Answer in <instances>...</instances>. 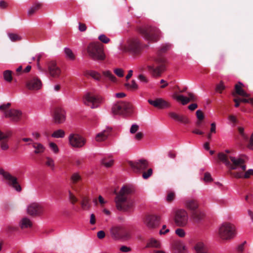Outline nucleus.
I'll return each mask as SVG.
<instances>
[{
  "label": "nucleus",
  "mask_w": 253,
  "mask_h": 253,
  "mask_svg": "<svg viewBox=\"0 0 253 253\" xmlns=\"http://www.w3.org/2000/svg\"><path fill=\"white\" fill-rule=\"evenodd\" d=\"M70 145L75 148H82L86 144V140L78 133H71L69 136Z\"/></svg>",
  "instance_id": "obj_10"
},
{
  "label": "nucleus",
  "mask_w": 253,
  "mask_h": 253,
  "mask_svg": "<svg viewBox=\"0 0 253 253\" xmlns=\"http://www.w3.org/2000/svg\"><path fill=\"white\" fill-rule=\"evenodd\" d=\"M81 198L80 204L82 209L84 211L89 210L91 207V204L89 197L85 195H82Z\"/></svg>",
  "instance_id": "obj_25"
},
{
  "label": "nucleus",
  "mask_w": 253,
  "mask_h": 253,
  "mask_svg": "<svg viewBox=\"0 0 253 253\" xmlns=\"http://www.w3.org/2000/svg\"><path fill=\"white\" fill-rule=\"evenodd\" d=\"M188 98L183 96V95H174L173 98L177 101H181L182 105H186L190 101H195L197 100V96L193 93L189 92L188 93Z\"/></svg>",
  "instance_id": "obj_22"
},
{
  "label": "nucleus",
  "mask_w": 253,
  "mask_h": 253,
  "mask_svg": "<svg viewBox=\"0 0 253 253\" xmlns=\"http://www.w3.org/2000/svg\"><path fill=\"white\" fill-rule=\"evenodd\" d=\"M143 223L149 229L157 228L160 224V216L154 214H147L143 218Z\"/></svg>",
  "instance_id": "obj_12"
},
{
  "label": "nucleus",
  "mask_w": 253,
  "mask_h": 253,
  "mask_svg": "<svg viewBox=\"0 0 253 253\" xmlns=\"http://www.w3.org/2000/svg\"><path fill=\"white\" fill-rule=\"evenodd\" d=\"M86 26L85 24L79 22V30L80 32H84L86 30Z\"/></svg>",
  "instance_id": "obj_61"
},
{
  "label": "nucleus",
  "mask_w": 253,
  "mask_h": 253,
  "mask_svg": "<svg viewBox=\"0 0 253 253\" xmlns=\"http://www.w3.org/2000/svg\"><path fill=\"white\" fill-rule=\"evenodd\" d=\"M170 47L169 44L163 45L158 50L157 56L154 58L153 64L148 65V70L153 77H160L165 70L167 60L162 54L168 51Z\"/></svg>",
  "instance_id": "obj_3"
},
{
  "label": "nucleus",
  "mask_w": 253,
  "mask_h": 253,
  "mask_svg": "<svg viewBox=\"0 0 253 253\" xmlns=\"http://www.w3.org/2000/svg\"><path fill=\"white\" fill-rule=\"evenodd\" d=\"M8 36L10 40L13 42L20 41L22 40L21 37L15 33H8Z\"/></svg>",
  "instance_id": "obj_42"
},
{
  "label": "nucleus",
  "mask_w": 253,
  "mask_h": 253,
  "mask_svg": "<svg viewBox=\"0 0 253 253\" xmlns=\"http://www.w3.org/2000/svg\"><path fill=\"white\" fill-rule=\"evenodd\" d=\"M103 75L113 82H116L117 78L110 71H105L102 72Z\"/></svg>",
  "instance_id": "obj_39"
},
{
  "label": "nucleus",
  "mask_w": 253,
  "mask_h": 253,
  "mask_svg": "<svg viewBox=\"0 0 253 253\" xmlns=\"http://www.w3.org/2000/svg\"><path fill=\"white\" fill-rule=\"evenodd\" d=\"M204 180L205 182H211L212 181V178L211 176V174L209 172H206L205 173Z\"/></svg>",
  "instance_id": "obj_54"
},
{
  "label": "nucleus",
  "mask_w": 253,
  "mask_h": 253,
  "mask_svg": "<svg viewBox=\"0 0 253 253\" xmlns=\"http://www.w3.org/2000/svg\"><path fill=\"white\" fill-rule=\"evenodd\" d=\"M112 111L114 115L126 117L132 114V105L129 102L119 101L113 106Z\"/></svg>",
  "instance_id": "obj_7"
},
{
  "label": "nucleus",
  "mask_w": 253,
  "mask_h": 253,
  "mask_svg": "<svg viewBox=\"0 0 253 253\" xmlns=\"http://www.w3.org/2000/svg\"><path fill=\"white\" fill-rule=\"evenodd\" d=\"M142 49L141 44L137 38H133L128 41L123 47L124 51L129 52L133 54H138Z\"/></svg>",
  "instance_id": "obj_9"
},
{
  "label": "nucleus",
  "mask_w": 253,
  "mask_h": 253,
  "mask_svg": "<svg viewBox=\"0 0 253 253\" xmlns=\"http://www.w3.org/2000/svg\"><path fill=\"white\" fill-rule=\"evenodd\" d=\"M127 164L135 171H144L147 168L149 165L148 162L144 159L140 160L135 163L129 161Z\"/></svg>",
  "instance_id": "obj_15"
},
{
  "label": "nucleus",
  "mask_w": 253,
  "mask_h": 253,
  "mask_svg": "<svg viewBox=\"0 0 253 253\" xmlns=\"http://www.w3.org/2000/svg\"><path fill=\"white\" fill-rule=\"evenodd\" d=\"M126 87L132 90H136L138 87L134 80H132L131 83H126L125 84Z\"/></svg>",
  "instance_id": "obj_44"
},
{
  "label": "nucleus",
  "mask_w": 253,
  "mask_h": 253,
  "mask_svg": "<svg viewBox=\"0 0 253 253\" xmlns=\"http://www.w3.org/2000/svg\"><path fill=\"white\" fill-rule=\"evenodd\" d=\"M175 198V193L173 192L168 193L167 196V201L168 202H171Z\"/></svg>",
  "instance_id": "obj_50"
},
{
  "label": "nucleus",
  "mask_w": 253,
  "mask_h": 253,
  "mask_svg": "<svg viewBox=\"0 0 253 253\" xmlns=\"http://www.w3.org/2000/svg\"><path fill=\"white\" fill-rule=\"evenodd\" d=\"M0 174L8 181V184L12 186L17 191H21V187L17 182V179L16 177L13 176L11 174L5 171L3 169L0 168Z\"/></svg>",
  "instance_id": "obj_14"
},
{
  "label": "nucleus",
  "mask_w": 253,
  "mask_h": 253,
  "mask_svg": "<svg viewBox=\"0 0 253 253\" xmlns=\"http://www.w3.org/2000/svg\"><path fill=\"white\" fill-rule=\"evenodd\" d=\"M22 115V113L20 110L14 109L5 111L4 112V116L6 118H9L12 121L15 122L21 120Z\"/></svg>",
  "instance_id": "obj_19"
},
{
  "label": "nucleus",
  "mask_w": 253,
  "mask_h": 253,
  "mask_svg": "<svg viewBox=\"0 0 253 253\" xmlns=\"http://www.w3.org/2000/svg\"><path fill=\"white\" fill-rule=\"evenodd\" d=\"M64 52L66 57L69 59L71 60H74L75 59V56L71 49L67 47L65 48Z\"/></svg>",
  "instance_id": "obj_38"
},
{
  "label": "nucleus",
  "mask_w": 253,
  "mask_h": 253,
  "mask_svg": "<svg viewBox=\"0 0 253 253\" xmlns=\"http://www.w3.org/2000/svg\"><path fill=\"white\" fill-rule=\"evenodd\" d=\"M112 131L111 127H107L103 131L97 133L95 136V140L97 142H101L106 140Z\"/></svg>",
  "instance_id": "obj_23"
},
{
  "label": "nucleus",
  "mask_w": 253,
  "mask_h": 253,
  "mask_svg": "<svg viewBox=\"0 0 253 253\" xmlns=\"http://www.w3.org/2000/svg\"><path fill=\"white\" fill-rule=\"evenodd\" d=\"M169 232V229L167 228L166 225H163L162 229L159 231V234L162 235H165Z\"/></svg>",
  "instance_id": "obj_55"
},
{
  "label": "nucleus",
  "mask_w": 253,
  "mask_h": 253,
  "mask_svg": "<svg viewBox=\"0 0 253 253\" xmlns=\"http://www.w3.org/2000/svg\"><path fill=\"white\" fill-rule=\"evenodd\" d=\"M174 222L175 224L180 227L185 226L188 220V216L187 211L184 210H178L175 212Z\"/></svg>",
  "instance_id": "obj_13"
},
{
  "label": "nucleus",
  "mask_w": 253,
  "mask_h": 253,
  "mask_svg": "<svg viewBox=\"0 0 253 253\" xmlns=\"http://www.w3.org/2000/svg\"><path fill=\"white\" fill-rule=\"evenodd\" d=\"M69 197L70 201L71 202L72 204L74 205L77 202L78 199L70 191H69Z\"/></svg>",
  "instance_id": "obj_48"
},
{
  "label": "nucleus",
  "mask_w": 253,
  "mask_h": 253,
  "mask_svg": "<svg viewBox=\"0 0 253 253\" xmlns=\"http://www.w3.org/2000/svg\"><path fill=\"white\" fill-rule=\"evenodd\" d=\"M27 212L30 215L38 216L42 212V208L39 204L34 203L28 206Z\"/></svg>",
  "instance_id": "obj_21"
},
{
  "label": "nucleus",
  "mask_w": 253,
  "mask_h": 253,
  "mask_svg": "<svg viewBox=\"0 0 253 253\" xmlns=\"http://www.w3.org/2000/svg\"><path fill=\"white\" fill-rule=\"evenodd\" d=\"M191 217L195 222H199L203 219L204 213L198 209L191 212Z\"/></svg>",
  "instance_id": "obj_31"
},
{
  "label": "nucleus",
  "mask_w": 253,
  "mask_h": 253,
  "mask_svg": "<svg viewBox=\"0 0 253 253\" xmlns=\"http://www.w3.org/2000/svg\"><path fill=\"white\" fill-rule=\"evenodd\" d=\"M48 70L50 75L55 78H58L61 74L60 69L57 66L54 61L48 63Z\"/></svg>",
  "instance_id": "obj_20"
},
{
  "label": "nucleus",
  "mask_w": 253,
  "mask_h": 253,
  "mask_svg": "<svg viewBox=\"0 0 253 253\" xmlns=\"http://www.w3.org/2000/svg\"><path fill=\"white\" fill-rule=\"evenodd\" d=\"M225 89V86L223 81H221L219 84H216L215 87V91L219 93H221L222 91Z\"/></svg>",
  "instance_id": "obj_45"
},
{
  "label": "nucleus",
  "mask_w": 253,
  "mask_h": 253,
  "mask_svg": "<svg viewBox=\"0 0 253 253\" xmlns=\"http://www.w3.org/2000/svg\"><path fill=\"white\" fill-rule=\"evenodd\" d=\"M138 79L140 82L143 83H147L148 82V79L143 74L139 75L138 77Z\"/></svg>",
  "instance_id": "obj_57"
},
{
  "label": "nucleus",
  "mask_w": 253,
  "mask_h": 253,
  "mask_svg": "<svg viewBox=\"0 0 253 253\" xmlns=\"http://www.w3.org/2000/svg\"><path fill=\"white\" fill-rule=\"evenodd\" d=\"M137 30L141 36L148 41L157 42L160 39L161 31L155 27L146 25L139 27Z\"/></svg>",
  "instance_id": "obj_4"
},
{
  "label": "nucleus",
  "mask_w": 253,
  "mask_h": 253,
  "mask_svg": "<svg viewBox=\"0 0 253 253\" xmlns=\"http://www.w3.org/2000/svg\"><path fill=\"white\" fill-rule=\"evenodd\" d=\"M153 173V169L151 168L148 169L147 171H143L142 173V177L146 179L150 177Z\"/></svg>",
  "instance_id": "obj_46"
},
{
  "label": "nucleus",
  "mask_w": 253,
  "mask_h": 253,
  "mask_svg": "<svg viewBox=\"0 0 253 253\" xmlns=\"http://www.w3.org/2000/svg\"><path fill=\"white\" fill-rule=\"evenodd\" d=\"M11 106L10 103H7V104H4L0 106V110L4 111H7L6 109H8Z\"/></svg>",
  "instance_id": "obj_59"
},
{
  "label": "nucleus",
  "mask_w": 253,
  "mask_h": 253,
  "mask_svg": "<svg viewBox=\"0 0 253 253\" xmlns=\"http://www.w3.org/2000/svg\"><path fill=\"white\" fill-rule=\"evenodd\" d=\"M42 6V4L40 3H37L34 6L31 7L28 11V15L29 16H32L38 10H39Z\"/></svg>",
  "instance_id": "obj_37"
},
{
  "label": "nucleus",
  "mask_w": 253,
  "mask_h": 253,
  "mask_svg": "<svg viewBox=\"0 0 253 253\" xmlns=\"http://www.w3.org/2000/svg\"><path fill=\"white\" fill-rule=\"evenodd\" d=\"M236 230L234 224L225 222L221 224L218 231L219 237L223 240H229L236 235Z\"/></svg>",
  "instance_id": "obj_5"
},
{
  "label": "nucleus",
  "mask_w": 253,
  "mask_h": 253,
  "mask_svg": "<svg viewBox=\"0 0 253 253\" xmlns=\"http://www.w3.org/2000/svg\"><path fill=\"white\" fill-rule=\"evenodd\" d=\"M185 206L192 212L198 210L199 204L196 200L191 199L185 202Z\"/></svg>",
  "instance_id": "obj_30"
},
{
  "label": "nucleus",
  "mask_w": 253,
  "mask_h": 253,
  "mask_svg": "<svg viewBox=\"0 0 253 253\" xmlns=\"http://www.w3.org/2000/svg\"><path fill=\"white\" fill-rule=\"evenodd\" d=\"M71 183L73 189H76L75 186L82 180V176L80 172L73 173L70 177Z\"/></svg>",
  "instance_id": "obj_27"
},
{
  "label": "nucleus",
  "mask_w": 253,
  "mask_h": 253,
  "mask_svg": "<svg viewBox=\"0 0 253 253\" xmlns=\"http://www.w3.org/2000/svg\"><path fill=\"white\" fill-rule=\"evenodd\" d=\"M196 116L198 120H203L204 118V115L201 110H198L196 111Z\"/></svg>",
  "instance_id": "obj_58"
},
{
  "label": "nucleus",
  "mask_w": 253,
  "mask_h": 253,
  "mask_svg": "<svg viewBox=\"0 0 253 253\" xmlns=\"http://www.w3.org/2000/svg\"><path fill=\"white\" fill-rule=\"evenodd\" d=\"M8 137V136L5 134H4L0 130V141L4 140L1 142V148L3 150H6L9 148V146L5 140Z\"/></svg>",
  "instance_id": "obj_34"
},
{
  "label": "nucleus",
  "mask_w": 253,
  "mask_h": 253,
  "mask_svg": "<svg viewBox=\"0 0 253 253\" xmlns=\"http://www.w3.org/2000/svg\"><path fill=\"white\" fill-rule=\"evenodd\" d=\"M243 84L239 82L237 84L235 85V92H233L232 95L235 96L236 94L245 97H250V95L246 93L244 90L242 88Z\"/></svg>",
  "instance_id": "obj_29"
},
{
  "label": "nucleus",
  "mask_w": 253,
  "mask_h": 253,
  "mask_svg": "<svg viewBox=\"0 0 253 253\" xmlns=\"http://www.w3.org/2000/svg\"><path fill=\"white\" fill-rule=\"evenodd\" d=\"M32 146L35 149L34 151L35 154H42L45 150V147L40 143L34 142L32 143Z\"/></svg>",
  "instance_id": "obj_32"
},
{
  "label": "nucleus",
  "mask_w": 253,
  "mask_h": 253,
  "mask_svg": "<svg viewBox=\"0 0 253 253\" xmlns=\"http://www.w3.org/2000/svg\"><path fill=\"white\" fill-rule=\"evenodd\" d=\"M148 101L151 105L161 109L168 108L171 106L170 102L161 98H157L155 100L149 99Z\"/></svg>",
  "instance_id": "obj_18"
},
{
  "label": "nucleus",
  "mask_w": 253,
  "mask_h": 253,
  "mask_svg": "<svg viewBox=\"0 0 253 253\" xmlns=\"http://www.w3.org/2000/svg\"><path fill=\"white\" fill-rule=\"evenodd\" d=\"M175 232L179 237L183 238L185 236V232L183 229L177 228L175 230Z\"/></svg>",
  "instance_id": "obj_51"
},
{
  "label": "nucleus",
  "mask_w": 253,
  "mask_h": 253,
  "mask_svg": "<svg viewBox=\"0 0 253 253\" xmlns=\"http://www.w3.org/2000/svg\"><path fill=\"white\" fill-rule=\"evenodd\" d=\"M120 250L122 252L127 253L130 252L131 251V249L130 247L126 246H122L120 248Z\"/></svg>",
  "instance_id": "obj_62"
},
{
  "label": "nucleus",
  "mask_w": 253,
  "mask_h": 253,
  "mask_svg": "<svg viewBox=\"0 0 253 253\" xmlns=\"http://www.w3.org/2000/svg\"><path fill=\"white\" fill-rule=\"evenodd\" d=\"M244 128L242 127H239L238 128V131L241 135L243 137V138L245 139H248V136L245 134L244 132Z\"/></svg>",
  "instance_id": "obj_63"
},
{
  "label": "nucleus",
  "mask_w": 253,
  "mask_h": 253,
  "mask_svg": "<svg viewBox=\"0 0 253 253\" xmlns=\"http://www.w3.org/2000/svg\"><path fill=\"white\" fill-rule=\"evenodd\" d=\"M133 186L126 185L123 186L115 198L116 208L118 210L124 211H130L134 204V199L131 195L135 193Z\"/></svg>",
  "instance_id": "obj_2"
},
{
  "label": "nucleus",
  "mask_w": 253,
  "mask_h": 253,
  "mask_svg": "<svg viewBox=\"0 0 253 253\" xmlns=\"http://www.w3.org/2000/svg\"><path fill=\"white\" fill-rule=\"evenodd\" d=\"M161 247V244L160 241L155 238H151L149 239L146 245L147 248H160Z\"/></svg>",
  "instance_id": "obj_33"
},
{
  "label": "nucleus",
  "mask_w": 253,
  "mask_h": 253,
  "mask_svg": "<svg viewBox=\"0 0 253 253\" xmlns=\"http://www.w3.org/2000/svg\"><path fill=\"white\" fill-rule=\"evenodd\" d=\"M169 117L175 121H178L185 124L189 123V121L188 119L184 115H178L174 112H169Z\"/></svg>",
  "instance_id": "obj_28"
},
{
  "label": "nucleus",
  "mask_w": 253,
  "mask_h": 253,
  "mask_svg": "<svg viewBox=\"0 0 253 253\" xmlns=\"http://www.w3.org/2000/svg\"><path fill=\"white\" fill-rule=\"evenodd\" d=\"M98 39L103 43H107L110 42V39L105 35H101L99 36Z\"/></svg>",
  "instance_id": "obj_52"
},
{
  "label": "nucleus",
  "mask_w": 253,
  "mask_h": 253,
  "mask_svg": "<svg viewBox=\"0 0 253 253\" xmlns=\"http://www.w3.org/2000/svg\"><path fill=\"white\" fill-rule=\"evenodd\" d=\"M173 253H185V247L180 241H174L171 245Z\"/></svg>",
  "instance_id": "obj_24"
},
{
  "label": "nucleus",
  "mask_w": 253,
  "mask_h": 253,
  "mask_svg": "<svg viewBox=\"0 0 253 253\" xmlns=\"http://www.w3.org/2000/svg\"><path fill=\"white\" fill-rule=\"evenodd\" d=\"M46 159L47 160L46 162V165L53 169L54 168L53 160L49 157H46Z\"/></svg>",
  "instance_id": "obj_49"
},
{
  "label": "nucleus",
  "mask_w": 253,
  "mask_h": 253,
  "mask_svg": "<svg viewBox=\"0 0 253 253\" xmlns=\"http://www.w3.org/2000/svg\"><path fill=\"white\" fill-rule=\"evenodd\" d=\"M49 146L50 148L54 153H57L59 152L58 146L55 143L50 142Z\"/></svg>",
  "instance_id": "obj_47"
},
{
  "label": "nucleus",
  "mask_w": 253,
  "mask_h": 253,
  "mask_svg": "<svg viewBox=\"0 0 253 253\" xmlns=\"http://www.w3.org/2000/svg\"><path fill=\"white\" fill-rule=\"evenodd\" d=\"M114 163V160L111 158H104L101 160V164L107 168L111 167Z\"/></svg>",
  "instance_id": "obj_40"
},
{
  "label": "nucleus",
  "mask_w": 253,
  "mask_h": 253,
  "mask_svg": "<svg viewBox=\"0 0 253 253\" xmlns=\"http://www.w3.org/2000/svg\"><path fill=\"white\" fill-rule=\"evenodd\" d=\"M26 85L30 90H37L41 88L42 84L40 79L36 77H33L27 81Z\"/></svg>",
  "instance_id": "obj_17"
},
{
  "label": "nucleus",
  "mask_w": 253,
  "mask_h": 253,
  "mask_svg": "<svg viewBox=\"0 0 253 253\" xmlns=\"http://www.w3.org/2000/svg\"><path fill=\"white\" fill-rule=\"evenodd\" d=\"M87 74L96 81H100L101 78V75L98 72L94 71H90L88 72Z\"/></svg>",
  "instance_id": "obj_41"
},
{
  "label": "nucleus",
  "mask_w": 253,
  "mask_h": 253,
  "mask_svg": "<svg viewBox=\"0 0 253 253\" xmlns=\"http://www.w3.org/2000/svg\"><path fill=\"white\" fill-rule=\"evenodd\" d=\"M89 57L95 60H103L105 55L103 47L99 43L92 42L88 44L86 49Z\"/></svg>",
  "instance_id": "obj_6"
},
{
  "label": "nucleus",
  "mask_w": 253,
  "mask_h": 253,
  "mask_svg": "<svg viewBox=\"0 0 253 253\" xmlns=\"http://www.w3.org/2000/svg\"><path fill=\"white\" fill-rule=\"evenodd\" d=\"M111 236L116 239L128 240L130 238V232L121 227H113L111 229Z\"/></svg>",
  "instance_id": "obj_11"
},
{
  "label": "nucleus",
  "mask_w": 253,
  "mask_h": 253,
  "mask_svg": "<svg viewBox=\"0 0 253 253\" xmlns=\"http://www.w3.org/2000/svg\"><path fill=\"white\" fill-rule=\"evenodd\" d=\"M217 157L229 169L228 173L231 176L237 178H249L250 176L253 175V169H248L243 174V172L246 170V166L244 165L245 161L243 158L230 157L222 152L219 153Z\"/></svg>",
  "instance_id": "obj_1"
},
{
  "label": "nucleus",
  "mask_w": 253,
  "mask_h": 253,
  "mask_svg": "<svg viewBox=\"0 0 253 253\" xmlns=\"http://www.w3.org/2000/svg\"><path fill=\"white\" fill-rule=\"evenodd\" d=\"M20 226L22 229L29 228L32 227V223L29 218L24 217L21 220Z\"/></svg>",
  "instance_id": "obj_35"
},
{
  "label": "nucleus",
  "mask_w": 253,
  "mask_h": 253,
  "mask_svg": "<svg viewBox=\"0 0 253 253\" xmlns=\"http://www.w3.org/2000/svg\"><path fill=\"white\" fill-rule=\"evenodd\" d=\"M139 126L137 125L133 124L131 126L130 129V132L131 133H135L138 129Z\"/></svg>",
  "instance_id": "obj_60"
},
{
  "label": "nucleus",
  "mask_w": 253,
  "mask_h": 253,
  "mask_svg": "<svg viewBox=\"0 0 253 253\" xmlns=\"http://www.w3.org/2000/svg\"><path fill=\"white\" fill-rule=\"evenodd\" d=\"M53 118L54 122L55 124H60L63 123L66 119L64 110L60 107L56 108L53 112Z\"/></svg>",
  "instance_id": "obj_16"
},
{
  "label": "nucleus",
  "mask_w": 253,
  "mask_h": 253,
  "mask_svg": "<svg viewBox=\"0 0 253 253\" xmlns=\"http://www.w3.org/2000/svg\"><path fill=\"white\" fill-rule=\"evenodd\" d=\"M240 98V101L246 103H250L252 105H253V98Z\"/></svg>",
  "instance_id": "obj_56"
},
{
  "label": "nucleus",
  "mask_w": 253,
  "mask_h": 253,
  "mask_svg": "<svg viewBox=\"0 0 253 253\" xmlns=\"http://www.w3.org/2000/svg\"><path fill=\"white\" fill-rule=\"evenodd\" d=\"M89 223L91 225H94L96 223V218L94 214L92 213L90 215Z\"/></svg>",
  "instance_id": "obj_64"
},
{
  "label": "nucleus",
  "mask_w": 253,
  "mask_h": 253,
  "mask_svg": "<svg viewBox=\"0 0 253 253\" xmlns=\"http://www.w3.org/2000/svg\"><path fill=\"white\" fill-rule=\"evenodd\" d=\"M194 249L196 253H210L207 246L202 241H198L195 244Z\"/></svg>",
  "instance_id": "obj_26"
},
{
  "label": "nucleus",
  "mask_w": 253,
  "mask_h": 253,
  "mask_svg": "<svg viewBox=\"0 0 253 253\" xmlns=\"http://www.w3.org/2000/svg\"><path fill=\"white\" fill-rule=\"evenodd\" d=\"M114 72L115 74L119 77H123L124 76V70L122 69H115Z\"/></svg>",
  "instance_id": "obj_53"
},
{
  "label": "nucleus",
  "mask_w": 253,
  "mask_h": 253,
  "mask_svg": "<svg viewBox=\"0 0 253 253\" xmlns=\"http://www.w3.org/2000/svg\"><path fill=\"white\" fill-rule=\"evenodd\" d=\"M103 99L100 95H96L91 92L86 93L83 97L84 103L92 109L98 107L103 102Z\"/></svg>",
  "instance_id": "obj_8"
},
{
  "label": "nucleus",
  "mask_w": 253,
  "mask_h": 253,
  "mask_svg": "<svg viewBox=\"0 0 253 253\" xmlns=\"http://www.w3.org/2000/svg\"><path fill=\"white\" fill-rule=\"evenodd\" d=\"M51 136L54 138H63L65 136V132L62 129H58L55 131Z\"/></svg>",
  "instance_id": "obj_43"
},
{
  "label": "nucleus",
  "mask_w": 253,
  "mask_h": 253,
  "mask_svg": "<svg viewBox=\"0 0 253 253\" xmlns=\"http://www.w3.org/2000/svg\"><path fill=\"white\" fill-rule=\"evenodd\" d=\"M3 76L4 80L10 83L12 81V72L10 70H5L3 72Z\"/></svg>",
  "instance_id": "obj_36"
}]
</instances>
